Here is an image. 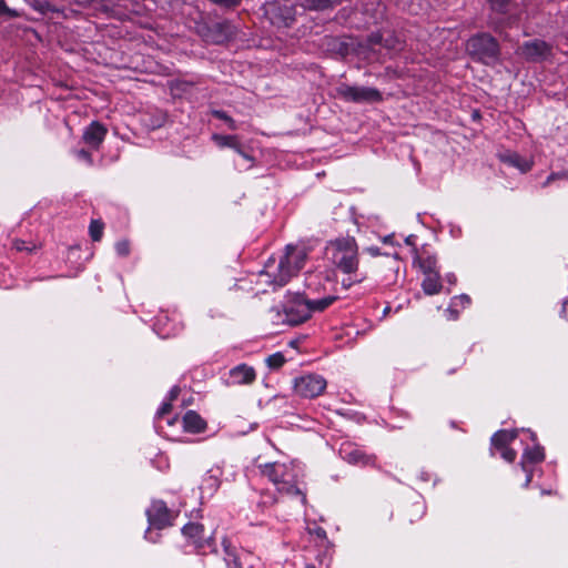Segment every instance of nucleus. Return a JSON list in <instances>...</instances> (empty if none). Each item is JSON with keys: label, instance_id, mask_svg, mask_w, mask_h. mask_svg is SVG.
I'll return each mask as SVG.
<instances>
[{"label": "nucleus", "instance_id": "obj_1", "mask_svg": "<svg viewBox=\"0 0 568 568\" xmlns=\"http://www.w3.org/2000/svg\"><path fill=\"white\" fill-rule=\"evenodd\" d=\"M325 255L339 272L348 275L342 282L344 287L362 283L366 278L364 273L358 272V246L354 237L345 236L328 242Z\"/></svg>", "mask_w": 568, "mask_h": 568}, {"label": "nucleus", "instance_id": "obj_2", "mask_svg": "<svg viewBox=\"0 0 568 568\" xmlns=\"http://www.w3.org/2000/svg\"><path fill=\"white\" fill-rule=\"evenodd\" d=\"M258 469L260 474L266 477L280 494L300 496L302 504L306 503V495L300 480L301 469L294 463H266L258 465Z\"/></svg>", "mask_w": 568, "mask_h": 568}, {"label": "nucleus", "instance_id": "obj_3", "mask_svg": "<svg viewBox=\"0 0 568 568\" xmlns=\"http://www.w3.org/2000/svg\"><path fill=\"white\" fill-rule=\"evenodd\" d=\"M306 258L307 252L304 246L287 245L280 261L276 263L274 258H270L263 272L268 276L271 284L282 287L298 273Z\"/></svg>", "mask_w": 568, "mask_h": 568}, {"label": "nucleus", "instance_id": "obj_4", "mask_svg": "<svg viewBox=\"0 0 568 568\" xmlns=\"http://www.w3.org/2000/svg\"><path fill=\"white\" fill-rule=\"evenodd\" d=\"M335 296H326L311 300L302 294H296L285 305V316L291 325H298L307 321L314 312H322L334 303Z\"/></svg>", "mask_w": 568, "mask_h": 568}, {"label": "nucleus", "instance_id": "obj_5", "mask_svg": "<svg viewBox=\"0 0 568 568\" xmlns=\"http://www.w3.org/2000/svg\"><path fill=\"white\" fill-rule=\"evenodd\" d=\"M467 51L470 55L485 64H494L499 58V44L497 40L488 33H479L467 41Z\"/></svg>", "mask_w": 568, "mask_h": 568}, {"label": "nucleus", "instance_id": "obj_6", "mask_svg": "<svg viewBox=\"0 0 568 568\" xmlns=\"http://www.w3.org/2000/svg\"><path fill=\"white\" fill-rule=\"evenodd\" d=\"M338 98L345 102L354 103H375L381 102L383 97L382 93L371 87H357L342 83L336 88Z\"/></svg>", "mask_w": 568, "mask_h": 568}, {"label": "nucleus", "instance_id": "obj_7", "mask_svg": "<svg viewBox=\"0 0 568 568\" xmlns=\"http://www.w3.org/2000/svg\"><path fill=\"white\" fill-rule=\"evenodd\" d=\"M326 385L327 383L323 376L308 374L295 378L294 390L298 396L314 398L325 390Z\"/></svg>", "mask_w": 568, "mask_h": 568}, {"label": "nucleus", "instance_id": "obj_8", "mask_svg": "<svg viewBox=\"0 0 568 568\" xmlns=\"http://www.w3.org/2000/svg\"><path fill=\"white\" fill-rule=\"evenodd\" d=\"M223 547L227 568H258L260 558L255 557L251 551L242 549L237 551L227 540H223Z\"/></svg>", "mask_w": 568, "mask_h": 568}, {"label": "nucleus", "instance_id": "obj_9", "mask_svg": "<svg viewBox=\"0 0 568 568\" xmlns=\"http://www.w3.org/2000/svg\"><path fill=\"white\" fill-rule=\"evenodd\" d=\"M516 53L528 62H541L551 55V45L544 40L534 39L524 42Z\"/></svg>", "mask_w": 568, "mask_h": 568}, {"label": "nucleus", "instance_id": "obj_10", "mask_svg": "<svg viewBox=\"0 0 568 568\" xmlns=\"http://www.w3.org/2000/svg\"><path fill=\"white\" fill-rule=\"evenodd\" d=\"M148 520L150 525L156 529H162L171 525V514L165 503L155 500L146 510Z\"/></svg>", "mask_w": 568, "mask_h": 568}, {"label": "nucleus", "instance_id": "obj_11", "mask_svg": "<svg viewBox=\"0 0 568 568\" xmlns=\"http://www.w3.org/2000/svg\"><path fill=\"white\" fill-rule=\"evenodd\" d=\"M339 455L345 462L352 465L368 466L373 465L375 462L374 456L367 455L364 450L351 444L343 445L339 449Z\"/></svg>", "mask_w": 568, "mask_h": 568}, {"label": "nucleus", "instance_id": "obj_12", "mask_svg": "<svg viewBox=\"0 0 568 568\" xmlns=\"http://www.w3.org/2000/svg\"><path fill=\"white\" fill-rule=\"evenodd\" d=\"M256 379V372L254 367L247 364H239L229 372L230 385H251Z\"/></svg>", "mask_w": 568, "mask_h": 568}, {"label": "nucleus", "instance_id": "obj_13", "mask_svg": "<svg viewBox=\"0 0 568 568\" xmlns=\"http://www.w3.org/2000/svg\"><path fill=\"white\" fill-rule=\"evenodd\" d=\"M108 133L106 128L98 122H91L83 131L82 139L92 149L98 150L105 139Z\"/></svg>", "mask_w": 568, "mask_h": 568}, {"label": "nucleus", "instance_id": "obj_14", "mask_svg": "<svg viewBox=\"0 0 568 568\" xmlns=\"http://www.w3.org/2000/svg\"><path fill=\"white\" fill-rule=\"evenodd\" d=\"M183 429L186 433L197 434L206 428V422L194 410H187L182 418Z\"/></svg>", "mask_w": 568, "mask_h": 568}, {"label": "nucleus", "instance_id": "obj_15", "mask_svg": "<svg viewBox=\"0 0 568 568\" xmlns=\"http://www.w3.org/2000/svg\"><path fill=\"white\" fill-rule=\"evenodd\" d=\"M498 156L503 163H506L510 166L518 169L521 173L528 172L532 166L531 161L520 156L516 152L506 151L504 153H500Z\"/></svg>", "mask_w": 568, "mask_h": 568}, {"label": "nucleus", "instance_id": "obj_16", "mask_svg": "<svg viewBox=\"0 0 568 568\" xmlns=\"http://www.w3.org/2000/svg\"><path fill=\"white\" fill-rule=\"evenodd\" d=\"M212 140L220 148H231L234 149L241 156L246 160H252L242 149L239 143V139L236 135H222V134H213Z\"/></svg>", "mask_w": 568, "mask_h": 568}, {"label": "nucleus", "instance_id": "obj_17", "mask_svg": "<svg viewBox=\"0 0 568 568\" xmlns=\"http://www.w3.org/2000/svg\"><path fill=\"white\" fill-rule=\"evenodd\" d=\"M204 528L200 524L189 523L182 528V534L196 547L202 546Z\"/></svg>", "mask_w": 568, "mask_h": 568}, {"label": "nucleus", "instance_id": "obj_18", "mask_svg": "<svg viewBox=\"0 0 568 568\" xmlns=\"http://www.w3.org/2000/svg\"><path fill=\"white\" fill-rule=\"evenodd\" d=\"M180 394V388L178 386H174L171 388V390L168 394L166 399L162 403L161 407L156 412L155 418L159 423V428L162 429L163 426L161 425V422L164 420L165 415H168L172 409V402L176 399V397Z\"/></svg>", "mask_w": 568, "mask_h": 568}, {"label": "nucleus", "instance_id": "obj_19", "mask_svg": "<svg viewBox=\"0 0 568 568\" xmlns=\"http://www.w3.org/2000/svg\"><path fill=\"white\" fill-rule=\"evenodd\" d=\"M422 287L425 294L435 295L438 294L442 288L440 276L438 272L425 274V277L422 283Z\"/></svg>", "mask_w": 568, "mask_h": 568}, {"label": "nucleus", "instance_id": "obj_20", "mask_svg": "<svg viewBox=\"0 0 568 568\" xmlns=\"http://www.w3.org/2000/svg\"><path fill=\"white\" fill-rule=\"evenodd\" d=\"M414 263H417L423 274L435 273L437 271V260L434 255L423 252L417 255L414 260Z\"/></svg>", "mask_w": 568, "mask_h": 568}, {"label": "nucleus", "instance_id": "obj_21", "mask_svg": "<svg viewBox=\"0 0 568 568\" xmlns=\"http://www.w3.org/2000/svg\"><path fill=\"white\" fill-rule=\"evenodd\" d=\"M220 486V471L217 470H209L201 484V489L203 493H207L209 495H213Z\"/></svg>", "mask_w": 568, "mask_h": 568}, {"label": "nucleus", "instance_id": "obj_22", "mask_svg": "<svg viewBox=\"0 0 568 568\" xmlns=\"http://www.w3.org/2000/svg\"><path fill=\"white\" fill-rule=\"evenodd\" d=\"M518 435L515 430H498L491 437V446L496 449L507 447Z\"/></svg>", "mask_w": 568, "mask_h": 568}, {"label": "nucleus", "instance_id": "obj_23", "mask_svg": "<svg viewBox=\"0 0 568 568\" xmlns=\"http://www.w3.org/2000/svg\"><path fill=\"white\" fill-rule=\"evenodd\" d=\"M544 450L540 446H535L532 448H528L524 452L521 458V467L524 470H527V463H539L544 459Z\"/></svg>", "mask_w": 568, "mask_h": 568}, {"label": "nucleus", "instance_id": "obj_24", "mask_svg": "<svg viewBox=\"0 0 568 568\" xmlns=\"http://www.w3.org/2000/svg\"><path fill=\"white\" fill-rule=\"evenodd\" d=\"M470 304V297L466 294H462L459 296H455L452 298L450 305L447 308V312L450 314V320H456L458 316V311L456 310L458 306L462 308L467 307Z\"/></svg>", "mask_w": 568, "mask_h": 568}, {"label": "nucleus", "instance_id": "obj_25", "mask_svg": "<svg viewBox=\"0 0 568 568\" xmlns=\"http://www.w3.org/2000/svg\"><path fill=\"white\" fill-rule=\"evenodd\" d=\"M103 227H104V225L101 221H99V220L91 221L90 226H89V232H90V236H91L92 241L98 242L101 240L102 234H103Z\"/></svg>", "mask_w": 568, "mask_h": 568}, {"label": "nucleus", "instance_id": "obj_26", "mask_svg": "<svg viewBox=\"0 0 568 568\" xmlns=\"http://www.w3.org/2000/svg\"><path fill=\"white\" fill-rule=\"evenodd\" d=\"M265 362L271 369H278L284 365L285 357L281 352H277L270 355Z\"/></svg>", "mask_w": 568, "mask_h": 568}, {"label": "nucleus", "instance_id": "obj_27", "mask_svg": "<svg viewBox=\"0 0 568 568\" xmlns=\"http://www.w3.org/2000/svg\"><path fill=\"white\" fill-rule=\"evenodd\" d=\"M212 115L216 119H220L222 121H224L229 129L231 130H236V123L235 121L225 112V111H222V110H212Z\"/></svg>", "mask_w": 568, "mask_h": 568}, {"label": "nucleus", "instance_id": "obj_28", "mask_svg": "<svg viewBox=\"0 0 568 568\" xmlns=\"http://www.w3.org/2000/svg\"><path fill=\"white\" fill-rule=\"evenodd\" d=\"M164 320H168V316L166 315H161L158 317L155 324H154V328H155V332L159 336H161L162 338H168L170 337L171 335H174L175 333L171 329H165V328H162L161 325H162V322Z\"/></svg>", "mask_w": 568, "mask_h": 568}, {"label": "nucleus", "instance_id": "obj_29", "mask_svg": "<svg viewBox=\"0 0 568 568\" xmlns=\"http://www.w3.org/2000/svg\"><path fill=\"white\" fill-rule=\"evenodd\" d=\"M490 8L498 13H506L509 0H488Z\"/></svg>", "mask_w": 568, "mask_h": 568}, {"label": "nucleus", "instance_id": "obj_30", "mask_svg": "<svg viewBox=\"0 0 568 568\" xmlns=\"http://www.w3.org/2000/svg\"><path fill=\"white\" fill-rule=\"evenodd\" d=\"M115 252L119 256H128L130 253V243L125 240L115 243Z\"/></svg>", "mask_w": 568, "mask_h": 568}, {"label": "nucleus", "instance_id": "obj_31", "mask_svg": "<svg viewBox=\"0 0 568 568\" xmlns=\"http://www.w3.org/2000/svg\"><path fill=\"white\" fill-rule=\"evenodd\" d=\"M501 457L509 463H513L516 459V452L508 447L499 448Z\"/></svg>", "mask_w": 568, "mask_h": 568}, {"label": "nucleus", "instance_id": "obj_32", "mask_svg": "<svg viewBox=\"0 0 568 568\" xmlns=\"http://www.w3.org/2000/svg\"><path fill=\"white\" fill-rule=\"evenodd\" d=\"M276 503V498L272 494H263L261 500L258 501L260 507H268Z\"/></svg>", "mask_w": 568, "mask_h": 568}, {"label": "nucleus", "instance_id": "obj_33", "mask_svg": "<svg viewBox=\"0 0 568 568\" xmlns=\"http://www.w3.org/2000/svg\"><path fill=\"white\" fill-rule=\"evenodd\" d=\"M74 154L79 160L84 161L90 165L93 162L91 153L84 149L77 150Z\"/></svg>", "mask_w": 568, "mask_h": 568}, {"label": "nucleus", "instance_id": "obj_34", "mask_svg": "<svg viewBox=\"0 0 568 568\" xmlns=\"http://www.w3.org/2000/svg\"><path fill=\"white\" fill-rule=\"evenodd\" d=\"M558 179H566V180H568V172L565 171V172H559V173H551L546 179V181L542 183V187L548 186L552 181L558 180Z\"/></svg>", "mask_w": 568, "mask_h": 568}, {"label": "nucleus", "instance_id": "obj_35", "mask_svg": "<svg viewBox=\"0 0 568 568\" xmlns=\"http://www.w3.org/2000/svg\"><path fill=\"white\" fill-rule=\"evenodd\" d=\"M1 14H6V16H9V17H18V12L13 9H10L4 0H0V16Z\"/></svg>", "mask_w": 568, "mask_h": 568}, {"label": "nucleus", "instance_id": "obj_36", "mask_svg": "<svg viewBox=\"0 0 568 568\" xmlns=\"http://www.w3.org/2000/svg\"><path fill=\"white\" fill-rule=\"evenodd\" d=\"M383 37L379 33H372L368 38L371 44L382 43Z\"/></svg>", "mask_w": 568, "mask_h": 568}, {"label": "nucleus", "instance_id": "obj_37", "mask_svg": "<svg viewBox=\"0 0 568 568\" xmlns=\"http://www.w3.org/2000/svg\"><path fill=\"white\" fill-rule=\"evenodd\" d=\"M328 566H329L328 562L325 564L323 559H320L318 565H315L313 562H307L305 565V568H328Z\"/></svg>", "mask_w": 568, "mask_h": 568}, {"label": "nucleus", "instance_id": "obj_38", "mask_svg": "<svg viewBox=\"0 0 568 568\" xmlns=\"http://www.w3.org/2000/svg\"><path fill=\"white\" fill-rule=\"evenodd\" d=\"M14 246L18 251H23V250H27V251H31L32 248L26 246V243L23 241H17L14 243Z\"/></svg>", "mask_w": 568, "mask_h": 568}, {"label": "nucleus", "instance_id": "obj_39", "mask_svg": "<svg viewBox=\"0 0 568 568\" xmlns=\"http://www.w3.org/2000/svg\"><path fill=\"white\" fill-rule=\"evenodd\" d=\"M446 280L449 284H455L457 281L456 275L454 273H448L446 275Z\"/></svg>", "mask_w": 568, "mask_h": 568}, {"label": "nucleus", "instance_id": "obj_40", "mask_svg": "<svg viewBox=\"0 0 568 568\" xmlns=\"http://www.w3.org/2000/svg\"><path fill=\"white\" fill-rule=\"evenodd\" d=\"M525 471H526L527 476L525 478V484L524 485H525V487H527L529 485V483L531 481L532 474H531V470H529L528 468Z\"/></svg>", "mask_w": 568, "mask_h": 568}, {"label": "nucleus", "instance_id": "obj_41", "mask_svg": "<svg viewBox=\"0 0 568 568\" xmlns=\"http://www.w3.org/2000/svg\"><path fill=\"white\" fill-rule=\"evenodd\" d=\"M561 314L568 321V301L565 302L562 310H561Z\"/></svg>", "mask_w": 568, "mask_h": 568}, {"label": "nucleus", "instance_id": "obj_42", "mask_svg": "<svg viewBox=\"0 0 568 568\" xmlns=\"http://www.w3.org/2000/svg\"><path fill=\"white\" fill-rule=\"evenodd\" d=\"M178 422V417H172L166 419L168 426H173Z\"/></svg>", "mask_w": 568, "mask_h": 568}, {"label": "nucleus", "instance_id": "obj_43", "mask_svg": "<svg viewBox=\"0 0 568 568\" xmlns=\"http://www.w3.org/2000/svg\"><path fill=\"white\" fill-rule=\"evenodd\" d=\"M314 275H310L307 278H306V285L310 287L312 285V280H313Z\"/></svg>", "mask_w": 568, "mask_h": 568}, {"label": "nucleus", "instance_id": "obj_44", "mask_svg": "<svg viewBox=\"0 0 568 568\" xmlns=\"http://www.w3.org/2000/svg\"><path fill=\"white\" fill-rule=\"evenodd\" d=\"M316 532H317V535H318V536H325V530H324V529H322V528H318V529L316 530Z\"/></svg>", "mask_w": 568, "mask_h": 568}, {"label": "nucleus", "instance_id": "obj_45", "mask_svg": "<svg viewBox=\"0 0 568 568\" xmlns=\"http://www.w3.org/2000/svg\"><path fill=\"white\" fill-rule=\"evenodd\" d=\"M216 27H217L219 29H223L225 26H224V24H222V23H219Z\"/></svg>", "mask_w": 568, "mask_h": 568}, {"label": "nucleus", "instance_id": "obj_46", "mask_svg": "<svg viewBox=\"0 0 568 568\" xmlns=\"http://www.w3.org/2000/svg\"><path fill=\"white\" fill-rule=\"evenodd\" d=\"M388 311H389V307H386V308L384 310V314H386Z\"/></svg>", "mask_w": 568, "mask_h": 568}, {"label": "nucleus", "instance_id": "obj_47", "mask_svg": "<svg viewBox=\"0 0 568 568\" xmlns=\"http://www.w3.org/2000/svg\"><path fill=\"white\" fill-rule=\"evenodd\" d=\"M377 251H378L377 248L376 250H372V253L377 254Z\"/></svg>", "mask_w": 568, "mask_h": 568}]
</instances>
